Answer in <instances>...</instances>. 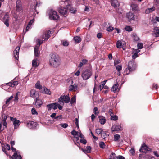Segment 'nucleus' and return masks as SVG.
<instances>
[{
  "mask_svg": "<svg viewBox=\"0 0 159 159\" xmlns=\"http://www.w3.org/2000/svg\"><path fill=\"white\" fill-rule=\"evenodd\" d=\"M49 63L53 67H58L61 64L60 57L56 54H51L49 57Z\"/></svg>",
  "mask_w": 159,
  "mask_h": 159,
  "instance_id": "1",
  "label": "nucleus"
},
{
  "mask_svg": "<svg viewBox=\"0 0 159 159\" xmlns=\"http://www.w3.org/2000/svg\"><path fill=\"white\" fill-rule=\"evenodd\" d=\"M136 67V65L134 61H131L129 62L128 67L126 69L125 72L126 74H128L130 72L135 70Z\"/></svg>",
  "mask_w": 159,
  "mask_h": 159,
  "instance_id": "2",
  "label": "nucleus"
},
{
  "mask_svg": "<svg viewBox=\"0 0 159 159\" xmlns=\"http://www.w3.org/2000/svg\"><path fill=\"white\" fill-rule=\"evenodd\" d=\"M92 75V70L87 69L83 71L81 74V76L84 80H87Z\"/></svg>",
  "mask_w": 159,
  "mask_h": 159,
  "instance_id": "3",
  "label": "nucleus"
},
{
  "mask_svg": "<svg viewBox=\"0 0 159 159\" xmlns=\"http://www.w3.org/2000/svg\"><path fill=\"white\" fill-rule=\"evenodd\" d=\"M63 2L66 6L67 9H69L71 13H74L76 11V10L72 7L71 4L69 1H66L64 2Z\"/></svg>",
  "mask_w": 159,
  "mask_h": 159,
  "instance_id": "4",
  "label": "nucleus"
},
{
  "mask_svg": "<svg viewBox=\"0 0 159 159\" xmlns=\"http://www.w3.org/2000/svg\"><path fill=\"white\" fill-rule=\"evenodd\" d=\"M70 98L67 95L61 96L59 98L58 102L60 103L61 105H63L64 103H68L70 101Z\"/></svg>",
  "mask_w": 159,
  "mask_h": 159,
  "instance_id": "5",
  "label": "nucleus"
},
{
  "mask_svg": "<svg viewBox=\"0 0 159 159\" xmlns=\"http://www.w3.org/2000/svg\"><path fill=\"white\" fill-rule=\"evenodd\" d=\"M49 18L51 19L56 20L59 18L58 15L57 14V12L54 10H51L49 13Z\"/></svg>",
  "mask_w": 159,
  "mask_h": 159,
  "instance_id": "6",
  "label": "nucleus"
},
{
  "mask_svg": "<svg viewBox=\"0 0 159 159\" xmlns=\"http://www.w3.org/2000/svg\"><path fill=\"white\" fill-rule=\"evenodd\" d=\"M116 46L117 48H122L123 50H124L126 46V43L124 41L118 40L116 43Z\"/></svg>",
  "mask_w": 159,
  "mask_h": 159,
  "instance_id": "7",
  "label": "nucleus"
},
{
  "mask_svg": "<svg viewBox=\"0 0 159 159\" xmlns=\"http://www.w3.org/2000/svg\"><path fill=\"white\" fill-rule=\"evenodd\" d=\"M9 16L7 13L5 14L3 18H2L0 16V19L3 20L4 22L5 25L7 27L9 25L8 23Z\"/></svg>",
  "mask_w": 159,
  "mask_h": 159,
  "instance_id": "8",
  "label": "nucleus"
},
{
  "mask_svg": "<svg viewBox=\"0 0 159 159\" xmlns=\"http://www.w3.org/2000/svg\"><path fill=\"white\" fill-rule=\"evenodd\" d=\"M16 11L20 12L22 10V5L20 0H17L16 2Z\"/></svg>",
  "mask_w": 159,
  "mask_h": 159,
  "instance_id": "9",
  "label": "nucleus"
},
{
  "mask_svg": "<svg viewBox=\"0 0 159 159\" xmlns=\"http://www.w3.org/2000/svg\"><path fill=\"white\" fill-rule=\"evenodd\" d=\"M150 150V148H148L146 145L143 144L142 145L141 148L139 150V151L141 152L146 153L147 151H149Z\"/></svg>",
  "mask_w": 159,
  "mask_h": 159,
  "instance_id": "10",
  "label": "nucleus"
},
{
  "mask_svg": "<svg viewBox=\"0 0 159 159\" xmlns=\"http://www.w3.org/2000/svg\"><path fill=\"white\" fill-rule=\"evenodd\" d=\"M51 32L49 30H47L44 32L42 36V39H44V41L47 40L50 37V35L51 34Z\"/></svg>",
  "mask_w": 159,
  "mask_h": 159,
  "instance_id": "11",
  "label": "nucleus"
},
{
  "mask_svg": "<svg viewBox=\"0 0 159 159\" xmlns=\"http://www.w3.org/2000/svg\"><path fill=\"white\" fill-rule=\"evenodd\" d=\"M20 47L19 46H17L15 50L13 52L14 56L15 58L16 59H18L19 58V51L20 49Z\"/></svg>",
  "mask_w": 159,
  "mask_h": 159,
  "instance_id": "12",
  "label": "nucleus"
},
{
  "mask_svg": "<svg viewBox=\"0 0 159 159\" xmlns=\"http://www.w3.org/2000/svg\"><path fill=\"white\" fill-rule=\"evenodd\" d=\"M37 125L36 123L31 121L27 123L26 124V126L30 129H32L35 127Z\"/></svg>",
  "mask_w": 159,
  "mask_h": 159,
  "instance_id": "13",
  "label": "nucleus"
},
{
  "mask_svg": "<svg viewBox=\"0 0 159 159\" xmlns=\"http://www.w3.org/2000/svg\"><path fill=\"white\" fill-rule=\"evenodd\" d=\"M47 107L49 110H50L52 108L53 109L55 110L57 109V103H56L50 104L47 105Z\"/></svg>",
  "mask_w": 159,
  "mask_h": 159,
  "instance_id": "14",
  "label": "nucleus"
},
{
  "mask_svg": "<svg viewBox=\"0 0 159 159\" xmlns=\"http://www.w3.org/2000/svg\"><path fill=\"white\" fill-rule=\"evenodd\" d=\"M122 129L120 125H114L112 127V131H119L121 130Z\"/></svg>",
  "mask_w": 159,
  "mask_h": 159,
  "instance_id": "15",
  "label": "nucleus"
},
{
  "mask_svg": "<svg viewBox=\"0 0 159 159\" xmlns=\"http://www.w3.org/2000/svg\"><path fill=\"white\" fill-rule=\"evenodd\" d=\"M67 8L61 7L58 10V11L61 14L65 15L66 14Z\"/></svg>",
  "mask_w": 159,
  "mask_h": 159,
  "instance_id": "16",
  "label": "nucleus"
},
{
  "mask_svg": "<svg viewBox=\"0 0 159 159\" xmlns=\"http://www.w3.org/2000/svg\"><path fill=\"white\" fill-rule=\"evenodd\" d=\"M10 157L12 159H21L22 158L21 156L17 152L14 153L12 157L10 156Z\"/></svg>",
  "mask_w": 159,
  "mask_h": 159,
  "instance_id": "17",
  "label": "nucleus"
},
{
  "mask_svg": "<svg viewBox=\"0 0 159 159\" xmlns=\"http://www.w3.org/2000/svg\"><path fill=\"white\" fill-rule=\"evenodd\" d=\"M18 84V81H15L7 83L6 84V85H9L11 87H13L17 85Z\"/></svg>",
  "mask_w": 159,
  "mask_h": 159,
  "instance_id": "18",
  "label": "nucleus"
},
{
  "mask_svg": "<svg viewBox=\"0 0 159 159\" xmlns=\"http://www.w3.org/2000/svg\"><path fill=\"white\" fill-rule=\"evenodd\" d=\"M134 16L133 13L129 12L127 14L126 16L129 20H134Z\"/></svg>",
  "mask_w": 159,
  "mask_h": 159,
  "instance_id": "19",
  "label": "nucleus"
},
{
  "mask_svg": "<svg viewBox=\"0 0 159 159\" xmlns=\"http://www.w3.org/2000/svg\"><path fill=\"white\" fill-rule=\"evenodd\" d=\"M42 104V101L40 99L37 98L36 100V102L35 103V104L36 107L39 108L41 106Z\"/></svg>",
  "mask_w": 159,
  "mask_h": 159,
  "instance_id": "20",
  "label": "nucleus"
},
{
  "mask_svg": "<svg viewBox=\"0 0 159 159\" xmlns=\"http://www.w3.org/2000/svg\"><path fill=\"white\" fill-rule=\"evenodd\" d=\"M153 34L156 37H159V29L157 27H155L154 29Z\"/></svg>",
  "mask_w": 159,
  "mask_h": 159,
  "instance_id": "21",
  "label": "nucleus"
},
{
  "mask_svg": "<svg viewBox=\"0 0 159 159\" xmlns=\"http://www.w3.org/2000/svg\"><path fill=\"white\" fill-rule=\"evenodd\" d=\"M69 90L70 91H71L72 90L75 91L77 90V86L75 84H74L73 85H70L69 88Z\"/></svg>",
  "mask_w": 159,
  "mask_h": 159,
  "instance_id": "22",
  "label": "nucleus"
},
{
  "mask_svg": "<svg viewBox=\"0 0 159 159\" xmlns=\"http://www.w3.org/2000/svg\"><path fill=\"white\" fill-rule=\"evenodd\" d=\"M111 4L114 7H117L119 6V3L117 0H112Z\"/></svg>",
  "mask_w": 159,
  "mask_h": 159,
  "instance_id": "23",
  "label": "nucleus"
},
{
  "mask_svg": "<svg viewBox=\"0 0 159 159\" xmlns=\"http://www.w3.org/2000/svg\"><path fill=\"white\" fill-rule=\"evenodd\" d=\"M118 87V84L117 82H116L114 84L111 89V91L114 92H115L117 90Z\"/></svg>",
  "mask_w": 159,
  "mask_h": 159,
  "instance_id": "24",
  "label": "nucleus"
},
{
  "mask_svg": "<svg viewBox=\"0 0 159 159\" xmlns=\"http://www.w3.org/2000/svg\"><path fill=\"white\" fill-rule=\"evenodd\" d=\"M39 65L38 61L37 59H34L32 61V65L33 67H36Z\"/></svg>",
  "mask_w": 159,
  "mask_h": 159,
  "instance_id": "25",
  "label": "nucleus"
},
{
  "mask_svg": "<svg viewBox=\"0 0 159 159\" xmlns=\"http://www.w3.org/2000/svg\"><path fill=\"white\" fill-rule=\"evenodd\" d=\"M13 124L14 126V128L16 129L17 128L20 124V121L19 120H15L14 121Z\"/></svg>",
  "mask_w": 159,
  "mask_h": 159,
  "instance_id": "26",
  "label": "nucleus"
},
{
  "mask_svg": "<svg viewBox=\"0 0 159 159\" xmlns=\"http://www.w3.org/2000/svg\"><path fill=\"white\" fill-rule=\"evenodd\" d=\"M88 62V60L86 59H83L82 62H80V64L78 66L79 67H81L83 65L86 64Z\"/></svg>",
  "mask_w": 159,
  "mask_h": 159,
  "instance_id": "27",
  "label": "nucleus"
},
{
  "mask_svg": "<svg viewBox=\"0 0 159 159\" xmlns=\"http://www.w3.org/2000/svg\"><path fill=\"white\" fill-rule=\"evenodd\" d=\"M36 91L34 90H32L30 91V96L34 98L36 97Z\"/></svg>",
  "mask_w": 159,
  "mask_h": 159,
  "instance_id": "28",
  "label": "nucleus"
},
{
  "mask_svg": "<svg viewBox=\"0 0 159 159\" xmlns=\"http://www.w3.org/2000/svg\"><path fill=\"white\" fill-rule=\"evenodd\" d=\"M74 40L76 43H79L81 41V39L80 36H76L74 37L73 38Z\"/></svg>",
  "mask_w": 159,
  "mask_h": 159,
  "instance_id": "29",
  "label": "nucleus"
},
{
  "mask_svg": "<svg viewBox=\"0 0 159 159\" xmlns=\"http://www.w3.org/2000/svg\"><path fill=\"white\" fill-rule=\"evenodd\" d=\"M131 7L132 8V10L134 11H137L138 9V5L136 4H132L131 5Z\"/></svg>",
  "mask_w": 159,
  "mask_h": 159,
  "instance_id": "30",
  "label": "nucleus"
},
{
  "mask_svg": "<svg viewBox=\"0 0 159 159\" xmlns=\"http://www.w3.org/2000/svg\"><path fill=\"white\" fill-rule=\"evenodd\" d=\"M99 122L102 125H104L106 122V119L105 117H99Z\"/></svg>",
  "mask_w": 159,
  "mask_h": 159,
  "instance_id": "31",
  "label": "nucleus"
},
{
  "mask_svg": "<svg viewBox=\"0 0 159 159\" xmlns=\"http://www.w3.org/2000/svg\"><path fill=\"white\" fill-rule=\"evenodd\" d=\"M155 10V9L153 7H152L147 9L145 11V13L146 14H148L152 12Z\"/></svg>",
  "mask_w": 159,
  "mask_h": 159,
  "instance_id": "32",
  "label": "nucleus"
},
{
  "mask_svg": "<svg viewBox=\"0 0 159 159\" xmlns=\"http://www.w3.org/2000/svg\"><path fill=\"white\" fill-rule=\"evenodd\" d=\"M110 116H111L110 118L111 120H116L118 119V116L116 115L113 116V115H111V114H110Z\"/></svg>",
  "mask_w": 159,
  "mask_h": 159,
  "instance_id": "33",
  "label": "nucleus"
},
{
  "mask_svg": "<svg viewBox=\"0 0 159 159\" xmlns=\"http://www.w3.org/2000/svg\"><path fill=\"white\" fill-rule=\"evenodd\" d=\"M38 47H35L34 48V55L35 56L37 57L39 55Z\"/></svg>",
  "mask_w": 159,
  "mask_h": 159,
  "instance_id": "34",
  "label": "nucleus"
},
{
  "mask_svg": "<svg viewBox=\"0 0 159 159\" xmlns=\"http://www.w3.org/2000/svg\"><path fill=\"white\" fill-rule=\"evenodd\" d=\"M44 93L48 95H51V92L49 89H48L46 88H44Z\"/></svg>",
  "mask_w": 159,
  "mask_h": 159,
  "instance_id": "35",
  "label": "nucleus"
},
{
  "mask_svg": "<svg viewBox=\"0 0 159 159\" xmlns=\"http://www.w3.org/2000/svg\"><path fill=\"white\" fill-rule=\"evenodd\" d=\"M61 44L64 46H67L69 45V43L67 41L63 40L61 41Z\"/></svg>",
  "mask_w": 159,
  "mask_h": 159,
  "instance_id": "36",
  "label": "nucleus"
},
{
  "mask_svg": "<svg viewBox=\"0 0 159 159\" xmlns=\"http://www.w3.org/2000/svg\"><path fill=\"white\" fill-rule=\"evenodd\" d=\"M116 67V70L119 72H120L122 69V66L120 64H119V65H116L115 66Z\"/></svg>",
  "mask_w": 159,
  "mask_h": 159,
  "instance_id": "37",
  "label": "nucleus"
},
{
  "mask_svg": "<svg viewBox=\"0 0 159 159\" xmlns=\"http://www.w3.org/2000/svg\"><path fill=\"white\" fill-rule=\"evenodd\" d=\"M35 87L39 89H42V86L40 85V82L38 81L35 85Z\"/></svg>",
  "mask_w": 159,
  "mask_h": 159,
  "instance_id": "38",
  "label": "nucleus"
},
{
  "mask_svg": "<svg viewBox=\"0 0 159 159\" xmlns=\"http://www.w3.org/2000/svg\"><path fill=\"white\" fill-rule=\"evenodd\" d=\"M120 137V136L118 134H117L115 135L114 136V140L116 141H117L119 139Z\"/></svg>",
  "mask_w": 159,
  "mask_h": 159,
  "instance_id": "39",
  "label": "nucleus"
},
{
  "mask_svg": "<svg viewBox=\"0 0 159 159\" xmlns=\"http://www.w3.org/2000/svg\"><path fill=\"white\" fill-rule=\"evenodd\" d=\"M116 154L114 153H112L109 157V159H115Z\"/></svg>",
  "mask_w": 159,
  "mask_h": 159,
  "instance_id": "40",
  "label": "nucleus"
},
{
  "mask_svg": "<svg viewBox=\"0 0 159 159\" xmlns=\"http://www.w3.org/2000/svg\"><path fill=\"white\" fill-rule=\"evenodd\" d=\"M99 146L102 148H104L105 147V145L103 142H101L99 143Z\"/></svg>",
  "mask_w": 159,
  "mask_h": 159,
  "instance_id": "41",
  "label": "nucleus"
},
{
  "mask_svg": "<svg viewBox=\"0 0 159 159\" xmlns=\"http://www.w3.org/2000/svg\"><path fill=\"white\" fill-rule=\"evenodd\" d=\"M75 101H76V96H74L71 99L70 103L71 104H73L75 102Z\"/></svg>",
  "mask_w": 159,
  "mask_h": 159,
  "instance_id": "42",
  "label": "nucleus"
},
{
  "mask_svg": "<svg viewBox=\"0 0 159 159\" xmlns=\"http://www.w3.org/2000/svg\"><path fill=\"white\" fill-rule=\"evenodd\" d=\"M154 3L159 9V0H154Z\"/></svg>",
  "mask_w": 159,
  "mask_h": 159,
  "instance_id": "43",
  "label": "nucleus"
},
{
  "mask_svg": "<svg viewBox=\"0 0 159 159\" xmlns=\"http://www.w3.org/2000/svg\"><path fill=\"white\" fill-rule=\"evenodd\" d=\"M114 29V28L111 26H109L107 29V30L108 32H111Z\"/></svg>",
  "mask_w": 159,
  "mask_h": 159,
  "instance_id": "44",
  "label": "nucleus"
},
{
  "mask_svg": "<svg viewBox=\"0 0 159 159\" xmlns=\"http://www.w3.org/2000/svg\"><path fill=\"white\" fill-rule=\"evenodd\" d=\"M31 112H32V114L33 115H37L38 114L37 112L36 111L35 109L34 108H33L32 109Z\"/></svg>",
  "mask_w": 159,
  "mask_h": 159,
  "instance_id": "45",
  "label": "nucleus"
},
{
  "mask_svg": "<svg viewBox=\"0 0 159 159\" xmlns=\"http://www.w3.org/2000/svg\"><path fill=\"white\" fill-rule=\"evenodd\" d=\"M102 131V130L100 129H98L96 130V133L98 134H101Z\"/></svg>",
  "mask_w": 159,
  "mask_h": 159,
  "instance_id": "46",
  "label": "nucleus"
},
{
  "mask_svg": "<svg viewBox=\"0 0 159 159\" xmlns=\"http://www.w3.org/2000/svg\"><path fill=\"white\" fill-rule=\"evenodd\" d=\"M60 125L61 127L64 128H67L68 126V124L66 123H61L60 124Z\"/></svg>",
  "mask_w": 159,
  "mask_h": 159,
  "instance_id": "47",
  "label": "nucleus"
},
{
  "mask_svg": "<svg viewBox=\"0 0 159 159\" xmlns=\"http://www.w3.org/2000/svg\"><path fill=\"white\" fill-rule=\"evenodd\" d=\"M138 49H142L143 47V44L142 43H139L137 44Z\"/></svg>",
  "mask_w": 159,
  "mask_h": 159,
  "instance_id": "48",
  "label": "nucleus"
},
{
  "mask_svg": "<svg viewBox=\"0 0 159 159\" xmlns=\"http://www.w3.org/2000/svg\"><path fill=\"white\" fill-rule=\"evenodd\" d=\"M78 132L76 131L75 130H73L71 132L72 135L74 136H75L78 135Z\"/></svg>",
  "mask_w": 159,
  "mask_h": 159,
  "instance_id": "49",
  "label": "nucleus"
},
{
  "mask_svg": "<svg viewBox=\"0 0 159 159\" xmlns=\"http://www.w3.org/2000/svg\"><path fill=\"white\" fill-rule=\"evenodd\" d=\"M125 30L128 31H130L132 30V28L129 26H126L125 27Z\"/></svg>",
  "mask_w": 159,
  "mask_h": 159,
  "instance_id": "50",
  "label": "nucleus"
},
{
  "mask_svg": "<svg viewBox=\"0 0 159 159\" xmlns=\"http://www.w3.org/2000/svg\"><path fill=\"white\" fill-rule=\"evenodd\" d=\"M133 36L134 37V39L135 41H138L139 39L138 37L135 34H133Z\"/></svg>",
  "mask_w": 159,
  "mask_h": 159,
  "instance_id": "51",
  "label": "nucleus"
},
{
  "mask_svg": "<svg viewBox=\"0 0 159 159\" xmlns=\"http://www.w3.org/2000/svg\"><path fill=\"white\" fill-rule=\"evenodd\" d=\"M13 98V97L12 96H11L10 97L7 98L6 101V104H7Z\"/></svg>",
  "mask_w": 159,
  "mask_h": 159,
  "instance_id": "52",
  "label": "nucleus"
},
{
  "mask_svg": "<svg viewBox=\"0 0 159 159\" xmlns=\"http://www.w3.org/2000/svg\"><path fill=\"white\" fill-rule=\"evenodd\" d=\"M43 40H40V39H37L36 40V42H37V43H38L39 44V45L41 44H42V43H43Z\"/></svg>",
  "mask_w": 159,
  "mask_h": 159,
  "instance_id": "53",
  "label": "nucleus"
},
{
  "mask_svg": "<svg viewBox=\"0 0 159 159\" xmlns=\"http://www.w3.org/2000/svg\"><path fill=\"white\" fill-rule=\"evenodd\" d=\"M94 112L95 115H98V111L97 107H95L94 108Z\"/></svg>",
  "mask_w": 159,
  "mask_h": 159,
  "instance_id": "54",
  "label": "nucleus"
},
{
  "mask_svg": "<svg viewBox=\"0 0 159 159\" xmlns=\"http://www.w3.org/2000/svg\"><path fill=\"white\" fill-rule=\"evenodd\" d=\"M138 57V54L135 52V53H134L132 56V58L133 59H135L137 57Z\"/></svg>",
  "mask_w": 159,
  "mask_h": 159,
  "instance_id": "55",
  "label": "nucleus"
},
{
  "mask_svg": "<svg viewBox=\"0 0 159 159\" xmlns=\"http://www.w3.org/2000/svg\"><path fill=\"white\" fill-rule=\"evenodd\" d=\"M78 135L80 138H81L84 139V136L82 134L81 132H78Z\"/></svg>",
  "mask_w": 159,
  "mask_h": 159,
  "instance_id": "56",
  "label": "nucleus"
},
{
  "mask_svg": "<svg viewBox=\"0 0 159 159\" xmlns=\"http://www.w3.org/2000/svg\"><path fill=\"white\" fill-rule=\"evenodd\" d=\"M58 104L57 103V107H58L59 110H61L62 108V106L60 105L61 104H60V103H58Z\"/></svg>",
  "mask_w": 159,
  "mask_h": 159,
  "instance_id": "57",
  "label": "nucleus"
},
{
  "mask_svg": "<svg viewBox=\"0 0 159 159\" xmlns=\"http://www.w3.org/2000/svg\"><path fill=\"white\" fill-rule=\"evenodd\" d=\"M80 141L81 143H83L84 144H86L87 143L86 140L84 139H80Z\"/></svg>",
  "mask_w": 159,
  "mask_h": 159,
  "instance_id": "58",
  "label": "nucleus"
},
{
  "mask_svg": "<svg viewBox=\"0 0 159 159\" xmlns=\"http://www.w3.org/2000/svg\"><path fill=\"white\" fill-rule=\"evenodd\" d=\"M116 157L117 159H125L124 157L121 155L118 156Z\"/></svg>",
  "mask_w": 159,
  "mask_h": 159,
  "instance_id": "59",
  "label": "nucleus"
},
{
  "mask_svg": "<svg viewBox=\"0 0 159 159\" xmlns=\"http://www.w3.org/2000/svg\"><path fill=\"white\" fill-rule=\"evenodd\" d=\"M101 136L102 138H104L105 137V136H106V134L104 132L102 131L101 134Z\"/></svg>",
  "mask_w": 159,
  "mask_h": 159,
  "instance_id": "60",
  "label": "nucleus"
},
{
  "mask_svg": "<svg viewBox=\"0 0 159 159\" xmlns=\"http://www.w3.org/2000/svg\"><path fill=\"white\" fill-rule=\"evenodd\" d=\"M90 133L92 136L93 138L94 139L96 140H97L98 139V138L94 135L93 134V133L91 131Z\"/></svg>",
  "mask_w": 159,
  "mask_h": 159,
  "instance_id": "61",
  "label": "nucleus"
},
{
  "mask_svg": "<svg viewBox=\"0 0 159 159\" xmlns=\"http://www.w3.org/2000/svg\"><path fill=\"white\" fill-rule=\"evenodd\" d=\"M86 149L88 151H89V153L91 149V147L89 146H87L86 147Z\"/></svg>",
  "mask_w": 159,
  "mask_h": 159,
  "instance_id": "62",
  "label": "nucleus"
},
{
  "mask_svg": "<svg viewBox=\"0 0 159 159\" xmlns=\"http://www.w3.org/2000/svg\"><path fill=\"white\" fill-rule=\"evenodd\" d=\"M130 153L133 155H134L135 152L134 150L132 148L130 150Z\"/></svg>",
  "mask_w": 159,
  "mask_h": 159,
  "instance_id": "63",
  "label": "nucleus"
},
{
  "mask_svg": "<svg viewBox=\"0 0 159 159\" xmlns=\"http://www.w3.org/2000/svg\"><path fill=\"white\" fill-rule=\"evenodd\" d=\"M34 20H31L30 22H29V23L28 24V25H29V26H30L31 25H32V23L34 22Z\"/></svg>",
  "mask_w": 159,
  "mask_h": 159,
  "instance_id": "64",
  "label": "nucleus"
}]
</instances>
